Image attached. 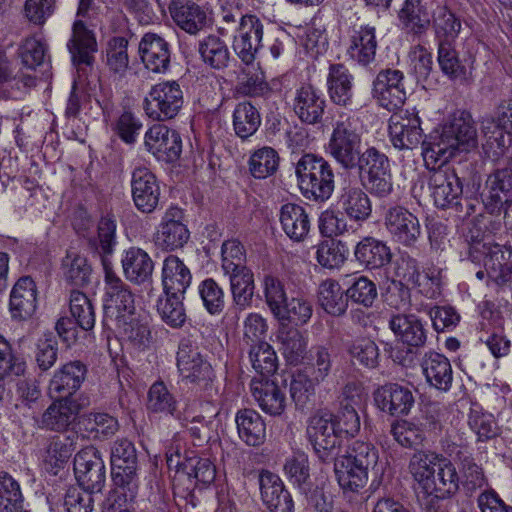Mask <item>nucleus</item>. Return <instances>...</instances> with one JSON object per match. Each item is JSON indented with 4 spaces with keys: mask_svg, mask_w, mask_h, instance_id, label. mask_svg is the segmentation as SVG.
<instances>
[{
    "mask_svg": "<svg viewBox=\"0 0 512 512\" xmlns=\"http://www.w3.org/2000/svg\"><path fill=\"white\" fill-rule=\"evenodd\" d=\"M477 129L470 112L458 110L442 126L441 132L424 144L423 160L429 170L428 186L434 204L441 209L462 206V183L447 162L457 151H468L477 146Z\"/></svg>",
    "mask_w": 512,
    "mask_h": 512,
    "instance_id": "1",
    "label": "nucleus"
},
{
    "mask_svg": "<svg viewBox=\"0 0 512 512\" xmlns=\"http://www.w3.org/2000/svg\"><path fill=\"white\" fill-rule=\"evenodd\" d=\"M408 468L427 495L447 499L459 489L460 477L455 466L441 454L417 451L412 455Z\"/></svg>",
    "mask_w": 512,
    "mask_h": 512,
    "instance_id": "2",
    "label": "nucleus"
},
{
    "mask_svg": "<svg viewBox=\"0 0 512 512\" xmlns=\"http://www.w3.org/2000/svg\"><path fill=\"white\" fill-rule=\"evenodd\" d=\"M332 462L339 486L344 491L358 492L366 486L369 472L378 463V451L370 443L355 441Z\"/></svg>",
    "mask_w": 512,
    "mask_h": 512,
    "instance_id": "3",
    "label": "nucleus"
},
{
    "mask_svg": "<svg viewBox=\"0 0 512 512\" xmlns=\"http://www.w3.org/2000/svg\"><path fill=\"white\" fill-rule=\"evenodd\" d=\"M295 174L306 199L319 203L327 201L335 189L332 165L316 154H304L296 163Z\"/></svg>",
    "mask_w": 512,
    "mask_h": 512,
    "instance_id": "4",
    "label": "nucleus"
},
{
    "mask_svg": "<svg viewBox=\"0 0 512 512\" xmlns=\"http://www.w3.org/2000/svg\"><path fill=\"white\" fill-rule=\"evenodd\" d=\"M105 292L103 298L104 321L123 322L135 314V300L130 287L114 272L109 259H103Z\"/></svg>",
    "mask_w": 512,
    "mask_h": 512,
    "instance_id": "5",
    "label": "nucleus"
},
{
    "mask_svg": "<svg viewBox=\"0 0 512 512\" xmlns=\"http://www.w3.org/2000/svg\"><path fill=\"white\" fill-rule=\"evenodd\" d=\"M111 475L116 489L127 491L132 499L138 488V455L127 438L115 440L110 449Z\"/></svg>",
    "mask_w": 512,
    "mask_h": 512,
    "instance_id": "6",
    "label": "nucleus"
},
{
    "mask_svg": "<svg viewBox=\"0 0 512 512\" xmlns=\"http://www.w3.org/2000/svg\"><path fill=\"white\" fill-rule=\"evenodd\" d=\"M361 142L353 120L341 117L333 125L327 152L343 169L353 170L363 152Z\"/></svg>",
    "mask_w": 512,
    "mask_h": 512,
    "instance_id": "7",
    "label": "nucleus"
},
{
    "mask_svg": "<svg viewBox=\"0 0 512 512\" xmlns=\"http://www.w3.org/2000/svg\"><path fill=\"white\" fill-rule=\"evenodd\" d=\"M183 105V92L176 81L160 82L152 86L144 99L147 116L156 121H166L178 115Z\"/></svg>",
    "mask_w": 512,
    "mask_h": 512,
    "instance_id": "8",
    "label": "nucleus"
},
{
    "mask_svg": "<svg viewBox=\"0 0 512 512\" xmlns=\"http://www.w3.org/2000/svg\"><path fill=\"white\" fill-rule=\"evenodd\" d=\"M440 129L434 130L428 140L423 139V130L421 128V120L418 112L415 109L404 110L398 113H394L389 119V136L393 146L397 149H409L413 150L420 144L424 147V144L430 142L431 136L436 132H441Z\"/></svg>",
    "mask_w": 512,
    "mask_h": 512,
    "instance_id": "9",
    "label": "nucleus"
},
{
    "mask_svg": "<svg viewBox=\"0 0 512 512\" xmlns=\"http://www.w3.org/2000/svg\"><path fill=\"white\" fill-rule=\"evenodd\" d=\"M177 367L187 382L197 385L203 390L211 387L214 379L212 366L189 339H182L179 343Z\"/></svg>",
    "mask_w": 512,
    "mask_h": 512,
    "instance_id": "10",
    "label": "nucleus"
},
{
    "mask_svg": "<svg viewBox=\"0 0 512 512\" xmlns=\"http://www.w3.org/2000/svg\"><path fill=\"white\" fill-rule=\"evenodd\" d=\"M74 473L83 490L101 492L106 481V468L100 451L94 446L80 450L74 457Z\"/></svg>",
    "mask_w": 512,
    "mask_h": 512,
    "instance_id": "11",
    "label": "nucleus"
},
{
    "mask_svg": "<svg viewBox=\"0 0 512 512\" xmlns=\"http://www.w3.org/2000/svg\"><path fill=\"white\" fill-rule=\"evenodd\" d=\"M331 416L316 414L309 419L307 436L318 459L331 463L340 452V441Z\"/></svg>",
    "mask_w": 512,
    "mask_h": 512,
    "instance_id": "12",
    "label": "nucleus"
},
{
    "mask_svg": "<svg viewBox=\"0 0 512 512\" xmlns=\"http://www.w3.org/2000/svg\"><path fill=\"white\" fill-rule=\"evenodd\" d=\"M486 190L482 199L486 211L497 215L504 211V217H509L512 206V168L498 169L489 175Z\"/></svg>",
    "mask_w": 512,
    "mask_h": 512,
    "instance_id": "13",
    "label": "nucleus"
},
{
    "mask_svg": "<svg viewBox=\"0 0 512 512\" xmlns=\"http://www.w3.org/2000/svg\"><path fill=\"white\" fill-rule=\"evenodd\" d=\"M263 28V23L255 15L246 14L239 22L232 48L245 65L253 64L262 47Z\"/></svg>",
    "mask_w": 512,
    "mask_h": 512,
    "instance_id": "14",
    "label": "nucleus"
},
{
    "mask_svg": "<svg viewBox=\"0 0 512 512\" xmlns=\"http://www.w3.org/2000/svg\"><path fill=\"white\" fill-rule=\"evenodd\" d=\"M183 211L178 207H170L164 213L154 241L157 247L166 251L182 248L190 238L187 225L183 223Z\"/></svg>",
    "mask_w": 512,
    "mask_h": 512,
    "instance_id": "15",
    "label": "nucleus"
},
{
    "mask_svg": "<svg viewBox=\"0 0 512 512\" xmlns=\"http://www.w3.org/2000/svg\"><path fill=\"white\" fill-rule=\"evenodd\" d=\"M393 273L397 280L392 282L407 283L406 285L418 287L422 294L430 298L439 293V277L429 273L421 274L417 260L408 254H402L394 261Z\"/></svg>",
    "mask_w": 512,
    "mask_h": 512,
    "instance_id": "16",
    "label": "nucleus"
},
{
    "mask_svg": "<svg viewBox=\"0 0 512 512\" xmlns=\"http://www.w3.org/2000/svg\"><path fill=\"white\" fill-rule=\"evenodd\" d=\"M403 73L399 70H381L373 81V97L389 111L400 108L406 100Z\"/></svg>",
    "mask_w": 512,
    "mask_h": 512,
    "instance_id": "17",
    "label": "nucleus"
},
{
    "mask_svg": "<svg viewBox=\"0 0 512 512\" xmlns=\"http://www.w3.org/2000/svg\"><path fill=\"white\" fill-rule=\"evenodd\" d=\"M145 147L158 160L170 163L180 157L182 140L176 130L156 124L145 134Z\"/></svg>",
    "mask_w": 512,
    "mask_h": 512,
    "instance_id": "18",
    "label": "nucleus"
},
{
    "mask_svg": "<svg viewBox=\"0 0 512 512\" xmlns=\"http://www.w3.org/2000/svg\"><path fill=\"white\" fill-rule=\"evenodd\" d=\"M160 186L156 176L146 167L133 170L131 194L135 207L142 213H152L159 204Z\"/></svg>",
    "mask_w": 512,
    "mask_h": 512,
    "instance_id": "19",
    "label": "nucleus"
},
{
    "mask_svg": "<svg viewBox=\"0 0 512 512\" xmlns=\"http://www.w3.org/2000/svg\"><path fill=\"white\" fill-rule=\"evenodd\" d=\"M377 407L391 416L408 415L415 403L410 387L399 383H386L374 391Z\"/></svg>",
    "mask_w": 512,
    "mask_h": 512,
    "instance_id": "20",
    "label": "nucleus"
},
{
    "mask_svg": "<svg viewBox=\"0 0 512 512\" xmlns=\"http://www.w3.org/2000/svg\"><path fill=\"white\" fill-rule=\"evenodd\" d=\"M389 328L395 337L412 352L425 346L428 338L426 322L412 313H395L390 316Z\"/></svg>",
    "mask_w": 512,
    "mask_h": 512,
    "instance_id": "21",
    "label": "nucleus"
},
{
    "mask_svg": "<svg viewBox=\"0 0 512 512\" xmlns=\"http://www.w3.org/2000/svg\"><path fill=\"white\" fill-rule=\"evenodd\" d=\"M385 225L392 237L405 246L413 245L421 235L418 218L402 206L387 211Z\"/></svg>",
    "mask_w": 512,
    "mask_h": 512,
    "instance_id": "22",
    "label": "nucleus"
},
{
    "mask_svg": "<svg viewBox=\"0 0 512 512\" xmlns=\"http://www.w3.org/2000/svg\"><path fill=\"white\" fill-rule=\"evenodd\" d=\"M37 308V288L29 276L20 277L12 287L9 299V312L12 320L26 321Z\"/></svg>",
    "mask_w": 512,
    "mask_h": 512,
    "instance_id": "23",
    "label": "nucleus"
},
{
    "mask_svg": "<svg viewBox=\"0 0 512 512\" xmlns=\"http://www.w3.org/2000/svg\"><path fill=\"white\" fill-rule=\"evenodd\" d=\"M258 482L261 499L271 512H294L292 497L278 475L262 470Z\"/></svg>",
    "mask_w": 512,
    "mask_h": 512,
    "instance_id": "24",
    "label": "nucleus"
},
{
    "mask_svg": "<svg viewBox=\"0 0 512 512\" xmlns=\"http://www.w3.org/2000/svg\"><path fill=\"white\" fill-rule=\"evenodd\" d=\"M87 368L81 361H71L55 371L49 383L52 398H73L86 378Z\"/></svg>",
    "mask_w": 512,
    "mask_h": 512,
    "instance_id": "25",
    "label": "nucleus"
},
{
    "mask_svg": "<svg viewBox=\"0 0 512 512\" xmlns=\"http://www.w3.org/2000/svg\"><path fill=\"white\" fill-rule=\"evenodd\" d=\"M326 101L323 94L311 84L299 87L293 100V111L301 122L320 123L324 115Z\"/></svg>",
    "mask_w": 512,
    "mask_h": 512,
    "instance_id": "26",
    "label": "nucleus"
},
{
    "mask_svg": "<svg viewBox=\"0 0 512 512\" xmlns=\"http://www.w3.org/2000/svg\"><path fill=\"white\" fill-rule=\"evenodd\" d=\"M139 54L145 68L154 73H165L170 66V45L155 33H146L139 46Z\"/></svg>",
    "mask_w": 512,
    "mask_h": 512,
    "instance_id": "27",
    "label": "nucleus"
},
{
    "mask_svg": "<svg viewBox=\"0 0 512 512\" xmlns=\"http://www.w3.org/2000/svg\"><path fill=\"white\" fill-rule=\"evenodd\" d=\"M67 47L75 66L81 68L93 65L98 45L94 32L88 29L82 20H76L73 23L72 36Z\"/></svg>",
    "mask_w": 512,
    "mask_h": 512,
    "instance_id": "28",
    "label": "nucleus"
},
{
    "mask_svg": "<svg viewBox=\"0 0 512 512\" xmlns=\"http://www.w3.org/2000/svg\"><path fill=\"white\" fill-rule=\"evenodd\" d=\"M41 417V427L64 432L77 419L81 406L74 398H54Z\"/></svg>",
    "mask_w": 512,
    "mask_h": 512,
    "instance_id": "29",
    "label": "nucleus"
},
{
    "mask_svg": "<svg viewBox=\"0 0 512 512\" xmlns=\"http://www.w3.org/2000/svg\"><path fill=\"white\" fill-rule=\"evenodd\" d=\"M168 10L174 23L183 31L196 35L207 25V14L191 0H172Z\"/></svg>",
    "mask_w": 512,
    "mask_h": 512,
    "instance_id": "30",
    "label": "nucleus"
},
{
    "mask_svg": "<svg viewBox=\"0 0 512 512\" xmlns=\"http://www.w3.org/2000/svg\"><path fill=\"white\" fill-rule=\"evenodd\" d=\"M484 251V266L490 281L497 286H508L512 281V249L494 244Z\"/></svg>",
    "mask_w": 512,
    "mask_h": 512,
    "instance_id": "31",
    "label": "nucleus"
},
{
    "mask_svg": "<svg viewBox=\"0 0 512 512\" xmlns=\"http://www.w3.org/2000/svg\"><path fill=\"white\" fill-rule=\"evenodd\" d=\"M251 393L259 407L271 416H280L287 405L285 391L274 381L253 380Z\"/></svg>",
    "mask_w": 512,
    "mask_h": 512,
    "instance_id": "32",
    "label": "nucleus"
},
{
    "mask_svg": "<svg viewBox=\"0 0 512 512\" xmlns=\"http://www.w3.org/2000/svg\"><path fill=\"white\" fill-rule=\"evenodd\" d=\"M161 278L164 293L184 295L191 284L192 274L179 257L169 255L163 261Z\"/></svg>",
    "mask_w": 512,
    "mask_h": 512,
    "instance_id": "33",
    "label": "nucleus"
},
{
    "mask_svg": "<svg viewBox=\"0 0 512 512\" xmlns=\"http://www.w3.org/2000/svg\"><path fill=\"white\" fill-rule=\"evenodd\" d=\"M421 366L427 382L432 387L443 392L451 388L453 370L446 356L430 351L425 354Z\"/></svg>",
    "mask_w": 512,
    "mask_h": 512,
    "instance_id": "34",
    "label": "nucleus"
},
{
    "mask_svg": "<svg viewBox=\"0 0 512 512\" xmlns=\"http://www.w3.org/2000/svg\"><path fill=\"white\" fill-rule=\"evenodd\" d=\"M354 257L361 266L374 270L390 263L392 253L385 242L368 236L356 244Z\"/></svg>",
    "mask_w": 512,
    "mask_h": 512,
    "instance_id": "35",
    "label": "nucleus"
},
{
    "mask_svg": "<svg viewBox=\"0 0 512 512\" xmlns=\"http://www.w3.org/2000/svg\"><path fill=\"white\" fill-rule=\"evenodd\" d=\"M328 92L332 102L347 107L352 104L353 75L343 64H331L327 77Z\"/></svg>",
    "mask_w": 512,
    "mask_h": 512,
    "instance_id": "36",
    "label": "nucleus"
},
{
    "mask_svg": "<svg viewBox=\"0 0 512 512\" xmlns=\"http://www.w3.org/2000/svg\"><path fill=\"white\" fill-rule=\"evenodd\" d=\"M239 438L248 446L258 447L264 443L266 425L261 415L252 409L239 410L235 417Z\"/></svg>",
    "mask_w": 512,
    "mask_h": 512,
    "instance_id": "37",
    "label": "nucleus"
},
{
    "mask_svg": "<svg viewBox=\"0 0 512 512\" xmlns=\"http://www.w3.org/2000/svg\"><path fill=\"white\" fill-rule=\"evenodd\" d=\"M481 132L485 139L482 144L485 155L496 160L509 149L512 150V130L498 127L493 120L481 121Z\"/></svg>",
    "mask_w": 512,
    "mask_h": 512,
    "instance_id": "38",
    "label": "nucleus"
},
{
    "mask_svg": "<svg viewBox=\"0 0 512 512\" xmlns=\"http://www.w3.org/2000/svg\"><path fill=\"white\" fill-rule=\"evenodd\" d=\"M280 223L286 235L294 241H302L310 230L309 216L301 205L286 203L280 210Z\"/></svg>",
    "mask_w": 512,
    "mask_h": 512,
    "instance_id": "39",
    "label": "nucleus"
},
{
    "mask_svg": "<svg viewBox=\"0 0 512 512\" xmlns=\"http://www.w3.org/2000/svg\"><path fill=\"white\" fill-rule=\"evenodd\" d=\"M122 267L127 280L135 284H142L151 278L154 263L147 252L132 247L124 255Z\"/></svg>",
    "mask_w": 512,
    "mask_h": 512,
    "instance_id": "40",
    "label": "nucleus"
},
{
    "mask_svg": "<svg viewBox=\"0 0 512 512\" xmlns=\"http://www.w3.org/2000/svg\"><path fill=\"white\" fill-rule=\"evenodd\" d=\"M81 429L94 440H107L119 430L116 417L105 412H89L80 418Z\"/></svg>",
    "mask_w": 512,
    "mask_h": 512,
    "instance_id": "41",
    "label": "nucleus"
},
{
    "mask_svg": "<svg viewBox=\"0 0 512 512\" xmlns=\"http://www.w3.org/2000/svg\"><path fill=\"white\" fill-rule=\"evenodd\" d=\"M198 52L202 61L216 70L226 68L231 59L226 42L214 34H210L199 41Z\"/></svg>",
    "mask_w": 512,
    "mask_h": 512,
    "instance_id": "42",
    "label": "nucleus"
},
{
    "mask_svg": "<svg viewBox=\"0 0 512 512\" xmlns=\"http://www.w3.org/2000/svg\"><path fill=\"white\" fill-rule=\"evenodd\" d=\"M318 303L325 312L332 316H342L348 308V298L340 284L327 279L318 287Z\"/></svg>",
    "mask_w": 512,
    "mask_h": 512,
    "instance_id": "43",
    "label": "nucleus"
},
{
    "mask_svg": "<svg viewBox=\"0 0 512 512\" xmlns=\"http://www.w3.org/2000/svg\"><path fill=\"white\" fill-rule=\"evenodd\" d=\"M377 41L375 30L371 27H361L351 36L347 53L359 64L367 65L375 59Z\"/></svg>",
    "mask_w": 512,
    "mask_h": 512,
    "instance_id": "44",
    "label": "nucleus"
},
{
    "mask_svg": "<svg viewBox=\"0 0 512 512\" xmlns=\"http://www.w3.org/2000/svg\"><path fill=\"white\" fill-rule=\"evenodd\" d=\"M339 203L345 214L355 221H365L371 215L370 199L366 192L359 187L345 188Z\"/></svg>",
    "mask_w": 512,
    "mask_h": 512,
    "instance_id": "45",
    "label": "nucleus"
},
{
    "mask_svg": "<svg viewBox=\"0 0 512 512\" xmlns=\"http://www.w3.org/2000/svg\"><path fill=\"white\" fill-rule=\"evenodd\" d=\"M229 276L230 290L233 302L240 309H246L251 306L255 291L254 274L251 269H242L233 273H227Z\"/></svg>",
    "mask_w": 512,
    "mask_h": 512,
    "instance_id": "46",
    "label": "nucleus"
},
{
    "mask_svg": "<svg viewBox=\"0 0 512 512\" xmlns=\"http://www.w3.org/2000/svg\"><path fill=\"white\" fill-rule=\"evenodd\" d=\"M261 124L258 109L248 101L240 102L233 112V128L241 139H247L256 133Z\"/></svg>",
    "mask_w": 512,
    "mask_h": 512,
    "instance_id": "47",
    "label": "nucleus"
},
{
    "mask_svg": "<svg viewBox=\"0 0 512 512\" xmlns=\"http://www.w3.org/2000/svg\"><path fill=\"white\" fill-rule=\"evenodd\" d=\"M461 21L448 9L447 6H439L433 15V28L438 45L442 43L453 44L461 31Z\"/></svg>",
    "mask_w": 512,
    "mask_h": 512,
    "instance_id": "48",
    "label": "nucleus"
},
{
    "mask_svg": "<svg viewBox=\"0 0 512 512\" xmlns=\"http://www.w3.org/2000/svg\"><path fill=\"white\" fill-rule=\"evenodd\" d=\"M278 339L281 343V352L291 365L301 363L306 355L307 341L302 333L295 328H282Z\"/></svg>",
    "mask_w": 512,
    "mask_h": 512,
    "instance_id": "49",
    "label": "nucleus"
},
{
    "mask_svg": "<svg viewBox=\"0 0 512 512\" xmlns=\"http://www.w3.org/2000/svg\"><path fill=\"white\" fill-rule=\"evenodd\" d=\"M175 468L178 472L185 473L189 479H194L196 484L208 485L216 476V468L211 460L198 456L185 457L183 461H176Z\"/></svg>",
    "mask_w": 512,
    "mask_h": 512,
    "instance_id": "50",
    "label": "nucleus"
},
{
    "mask_svg": "<svg viewBox=\"0 0 512 512\" xmlns=\"http://www.w3.org/2000/svg\"><path fill=\"white\" fill-rule=\"evenodd\" d=\"M437 60L442 73L450 80L460 82L467 80V68L459 59V54L455 50L453 44H439Z\"/></svg>",
    "mask_w": 512,
    "mask_h": 512,
    "instance_id": "51",
    "label": "nucleus"
},
{
    "mask_svg": "<svg viewBox=\"0 0 512 512\" xmlns=\"http://www.w3.org/2000/svg\"><path fill=\"white\" fill-rule=\"evenodd\" d=\"M184 295H172L164 293L157 301V312L163 322L172 328H180L186 321V313L183 305Z\"/></svg>",
    "mask_w": 512,
    "mask_h": 512,
    "instance_id": "52",
    "label": "nucleus"
},
{
    "mask_svg": "<svg viewBox=\"0 0 512 512\" xmlns=\"http://www.w3.org/2000/svg\"><path fill=\"white\" fill-rule=\"evenodd\" d=\"M62 267L64 278L71 285L84 287L91 282L92 268L85 257L68 253Z\"/></svg>",
    "mask_w": 512,
    "mask_h": 512,
    "instance_id": "53",
    "label": "nucleus"
},
{
    "mask_svg": "<svg viewBox=\"0 0 512 512\" xmlns=\"http://www.w3.org/2000/svg\"><path fill=\"white\" fill-rule=\"evenodd\" d=\"M79 437L77 432L52 437L46 448V460L57 467L66 463L76 450Z\"/></svg>",
    "mask_w": 512,
    "mask_h": 512,
    "instance_id": "54",
    "label": "nucleus"
},
{
    "mask_svg": "<svg viewBox=\"0 0 512 512\" xmlns=\"http://www.w3.org/2000/svg\"><path fill=\"white\" fill-rule=\"evenodd\" d=\"M123 336L135 347L145 348L151 343V331L146 317L130 315L117 323Z\"/></svg>",
    "mask_w": 512,
    "mask_h": 512,
    "instance_id": "55",
    "label": "nucleus"
},
{
    "mask_svg": "<svg viewBox=\"0 0 512 512\" xmlns=\"http://www.w3.org/2000/svg\"><path fill=\"white\" fill-rule=\"evenodd\" d=\"M399 19L416 34L424 32L430 25L429 13L421 0H405Z\"/></svg>",
    "mask_w": 512,
    "mask_h": 512,
    "instance_id": "56",
    "label": "nucleus"
},
{
    "mask_svg": "<svg viewBox=\"0 0 512 512\" xmlns=\"http://www.w3.org/2000/svg\"><path fill=\"white\" fill-rule=\"evenodd\" d=\"M249 359L253 369L262 377L273 375L278 368V360L273 347L267 342L251 346Z\"/></svg>",
    "mask_w": 512,
    "mask_h": 512,
    "instance_id": "57",
    "label": "nucleus"
},
{
    "mask_svg": "<svg viewBox=\"0 0 512 512\" xmlns=\"http://www.w3.org/2000/svg\"><path fill=\"white\" fill-rule=\"evenodd\" d=\"M70 312L76 324L84 331L95 326V309L92 301L81 291L73 290L70 294Z\"/></svg>",
    "mask_w": 512,
    "mask_h": 512,
    "instance_id": "58",
    "label": "nucleus"
},
{
    "mask_svg": "<svg viewBox=\"0 0 512 512\" xmlns=\"http://www.w3.org/2000/svg\"><path fill=\"white\" fill-rule=\"evenodd\" d=\"M263 290L265 302L271 313L275 318H284L287 313L284 309L287 303V295L282 281L273 275H265Z\"/></svg>",
    "mask_w": 512,
    "mask_h": 512,
    "instance_id": "59",
    "label": "nucleus"
},
{
    "mask_svg": "<svg viewBox=\"0 0 512 512\" xmlns=\"http://www.w3.org/2000/svg\"><path fill=\"white\" fill-rule=\"evenodd\" d=\"M0 512H23L19 483L8 473H0Z\"/></svg>",
    "mask_w": 512,
    "mask_h": 512,
    "instance_id": "60",
    "label": "nucleus"
},
{
    "mask_svg": "<svg viewBox=\"0 0 512 512\" xmlns=\"http://www.w3.org/2000/svg\"><path fill=\"white\" fill-rule=\"evenodd\" d=\"M348 284L349 287L346 290L348 300L367 308L373 305L378 292L372 280L363 275H355L351 277Z\"/></svg>",
    "mask_w": 512,
    "mask_h": 512,
    "instance_id": "61",
    "label": "nucleus"
},
{
    "mask_svg": "<svg viewBox=\"0 0 512 512\" xmlns=\"http://www.w3.org/2000/svg\"><path fill=\"white\" fill-rule=\"evenodd\" d=\"M279 165V156L271 147H263L250 157L249 170L253 177L264 179L274 174Z\"/></svg>",
    "mask_w": 512,
    "mask_h": 512,
    "instance_id": "62",
    "label": "nucleus"
},
{
    "mask_svg": "<svg viewBox=\"0 0 512 512\" xmlns=\"http://www.w3.org/2000/svg\"><path fill=\"white\" fill-rule=\"evenodd\" d=\"M221 256V267L224 274L248 269L246 266V252L244 246L236 239L227 240L222 244Z\"/></svg>",
    "mask_w": 512,
    "mask_h": 512,
    "instance_id": "63",
    "label": "nucleus"
},
{
    "mask_svg": "<svg viewBox=\"0 0 512 512\" xmlns=\"http://www.w3.org/2000/svg\"><path fill=\"white\" fill-rule=\"evenodd\" d=\"M177 402L167 386L158 381L152 384L148 392L147 408L151 412L173 415Z\"/></svg>",
    "mask_w": 512,
    "mask_h": 512,
    "instance_id": "64",
    "label": "nucleus"
}]
</instances>
